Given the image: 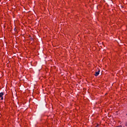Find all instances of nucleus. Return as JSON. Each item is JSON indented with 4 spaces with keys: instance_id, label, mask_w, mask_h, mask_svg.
<instances>
[{
    "instance_id": "obj_1",
    "label": "nucleus",
    "mask_w": 127,
    "mask_h": 127,
    "mask_svg": "<svg viewBox=\"0 0 127 127\" xmlns=\"http://www.w3.org/2000/svg\"><path fill=\"white\" fill-rule=\"evenodd\" d=\"M2 96H3V92L0 93V99L1 100H3V97H2Z\"/></svg>"
},
{
    "instance_id": "obj_3",
    "label": "nucleus",
    "mask_w": 127,
    "mask_h": 127,
    "mask_svg": "<svg viewBox=\"0 0 127 127\" xmlns=\"http://www.w3.org/2000/svg\"><path fill=\"white\" fill-rule=\"evenodd\" d=\"M125 126L127 127V123H126Z\"/></svg>"
},
{
    "instance_id": "obj_2",
    "label": "nucleus",
    "mask_w": 127,
    "mask_h": 127,
    "mask_svg": "<svg viewBox=\"0 0 127 127\" xmlns=\"http://www.w3.org/2000/svg\"><path fill=\"white\" fill-rule=\"evenodd\" d=\"M99 74H100V70L95 72V76L97 77V76H99Z\"/></svg>"
},
{
    "instance_id": "obj_4",
    "label": "nucleus",
    "mask_w": 127,
    "mask_h": 127,
    "mask_svg": "<svg viewBox=\"0 0 127 127\" xmlns=\"http://www.w3.org/2000/svg\"><path fill=\"white\" fill-rule=\"evenodd\" d=\"M126 115L127 116V114H126Z\"/></svg>"
}]
</instances>
